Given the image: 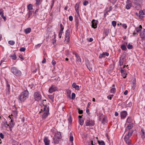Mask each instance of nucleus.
Wrapping results in <instances>:
<instances>
[{"instance_id": "obj_1", "label": "nucleus", "mask_w": 145, "mask_h": 145, "mask_svg": "<svg viewBox=\"0 0 145 145\" xmlns=\"http://www.w3.org/2000/svg\"><path fill=\"white\" fill-rule=\"evenodd\" d=\"M142 27L140 25L139 27H136L134 32L133 33V35H138V34H139V35L140 36H145V29H143L142 32Z\"/></svg>"}, {"instance_id": "obj_2", "label": "nucleus", "mask_w": 145, "mask_h": 145, "mask_svg": "<svg viewBox=\"0 0 145 145\" xmlns=\"http://www.w3.org/2000/svg\"><path fill=\"white\" fill-rule=\"evenodd\" d=\"M29 95V92L27 90H25L22 92L20 93L19 97V99L21 102H24L28 98Z\"/></svg>"}, {"instance_id": "obj_3", "label": "nucleus", "mask_w": 145, "mask_h": 145, "mask_svg": "<svg viewBox=\"0 0 145 145\" xmlns=\"http://www.w3.org/2000/svg\"><path fill=\"white\" fill-rule=\"evenodd\" d=\"M11 72L15 76H20L22 75V72L18 69L14 67H12L11 68Z\"/></svg>"}, {"instance_id": "obj_4", "label": "nucleus", "mask_w": 145, "mask_h": 145, "mask_svg": "<svg viewBox=\"0 0 145 145\" xmlns=\"http://www.w3.org/2000/svg\"><path fill=\"white\" fill-rule=\"evenodd\" d=\"M85 123L86 126H93L95 124V121L88 117L85 121Z\"/></svg>"}, {"instance_id": "obj_5", "label": "nucleus", "mask_w": 145, "mask_h": 145, "mask_svg": "<svg viewBox=\"0 0 145 145\" xmlns=\"http://www.w3.org/2000/svg\"><path fill=\"white\" fill-rule=\"evenodd\" d=\"M34 96L35 101H39L41 99L42 96L39 92L34 93Z\"/></svg>"}, {"instance_id": "obj_6", "label": "nucleus", "mask_w": 145, "mask_h": 145, "mask_svg": "<svg viewBox=\"0 0 145 145\" xmlns=\"http://www.w3.org/2000/svg\"><path fill=\"white\" fill-rule=\"evenodd\" d=\"M5 81L6 84V94L9 95L10 93V83L6 79H5Z\"/></svg>"}, {"instance_id": "obj_7", "label": "nucleus", "mask_w": 145, "mask_h": 145, "mask_svg": "<svg viewBox=\"0 0 145 145\" xmlns=\"http://www.w3.org/2000/svg\"><path fill=\"white\" fill-rule=\"evenodd\" d=\"M49 106H48L46 109V112H45L42 116V118L44 119H45L48 117L49 114Z\"/></svg>"}, {"instance_id": "obj_8", "label": "nucleus", "mask_w": 145, "mask_h": 145, "mask_svg": "<svg viewBox=\"0 0 145 145\" xmlns=\"http://www.w3.org/2000/svg\"><path fill=\"white\" fill-rule=\"evenodd\" d=\"M125 56L126 55L124 53H123V54L121 56L119 60L120 66H121L123 65V62L124 61V59L125 58Z\"/></svg>"}, {"instance_id": "obj_9", "label": "nucleus", "mask_w": 145, "mask_h": 145, "mask_svg": "<svg viewBox=\"0 0 145 145\" xmlns=\"http://www.w3.org/2000/svg\"><path fill=\"white\" fill-rule=\"evenodd\" d=\"M120 71L121 74V76L124 78H125L126 77L127 74L125 70L122 67H120Z\"/></svg>"}, {"instance_id": "obj_10", "label": "nucleus", "mask_w": 145, "mask_h": 145, "mask_svg": "<svg viewBox=\"0 0 145 145\" xmlns=\"http://www.w3.org/2000/svg\"><path fill=\"white\" fill-rule=\"evenodd\" d=\"M127 115V112L126 111H123L120 112V116L121 119H124Z\"/></svg>"}, {"instance_id": "obj_11", "label": "nucleus", "mask_w": 145, "mask_h": 145, "mask_svg": "<svg viewBox=\"0 0 145 145\" xmlns=\"http://www.w3.org/2000/svg\"><path fill=\"white\" fill-rule=\"evenodd\" d=\"M129 137L125 136L124 137V140L126 143L128 145H130L131 144V140L129 138Z\"/></svg>"}, {"instance_id": "obj_12", "label": "nucleus", "mask_w": 145, "mask_h": 145, "mask_svg": "<svg viewBox=\"0 0 145 145\" xmlns=\"http://www.w3.org/2000/svg\"><path fill=\"white\" fill-rule=\"evenodd\" d=\"M98 23V21L97 20L93 19L92 22L91 27L92 28H96L97 27V25Z\"/></svg>"}, {"instance_id": "obj_13", "label": "nucleus", "mask_w": 145, "mask_h": 145, "mask_svg": "<svg viewBox=\"0 0 145 145\" xmlns=\"http://www.w3.org/2000/svg\"><path fill=\"white\" fill-rule=\"evenodd\" d=\"M56 89V88L54 85H52L49 88V92L50 93H52L55 91Z\"/></svg>"}, {"instance_id": "obj_14", "label": "nucleus", "mask_w": 145, "mask_h": 145, "mask_svg": "<svg viewBox=\"0 0 145 145\" xmlns=\"http://www.w3.org/2000/svg\"><path fill=\"white\" fill-rule=\"evenodd\" d=\"M44 141L45 145H49L50 142V140L48 139V137H45L44 139Z\"/></svg>"}, {"instance_id": "obj_15", "label": "nucleus", "mask_w": 145, "mask_h": 145, "mask_svg": "<svg viewBox=\"0 0 145 145\" xmlns=\"http://www.w3.org/2000/svg\"><path fill=\"white\" fill-rule=\"evenodd\" d=\"M140 134L141 136V138L143 140L145 138V131L142 128L141 129L140 132Z\"/></svg>"}, {"instance_id": "obj_16", "label": "nucleus", "mask_w": 145, "mask_h": 145, "mask_svg": "<svg viewBox=\"0 0 145 145\" xmlns=\"http://www.w3.org/2000/svg\"><path fill=\"white\" fill-rule=\"evenodd\" d=\"M132 6L131 2L130 1H127V4L126 5V8L127 9H129Z\"/></svg>"}, {"instance_id": "obj_17", "label": "nucleus", "mask_w": 145, "mask_h": 145, "mask_svg": "<svg viewBox=\"0 0 145 145\" xmlns=\"http://www.w3.org/2000/svg\"><path fill=\"white\" fill-rule=\"evenodd\" d=\"M72 86L73 88H74L76 90L78 91L80 90V88L79 86L76 85V83L75 82L73 83L72 84Z\"/></svg>"}, {"instance_id": "obj_18", "label": "nucleus", "mask_w": 145, "mask_h": 145, "mask_svg": "<svg viewBox=\"0 0 145 145\" xmlns=\"http://www.w3.org/2000/svg\"><path fill=\"white\" fill-rule=\"evenodd\" d=\"M80 3H77L76 4L75 6V10L78 14H79V7Z\"/></svg>"}, {"instance_id": "obj_19", "label": "nucleus", "mask_w": 145, "mask_h": 145, "mask_svg": "<svg viewBox=\"0 0 145 145\" xmlns=\"http://www.w3.org/2000/svg\"><path fill=\"white\" fill-rule=\"evenodd\" d=\"M60 138L56 137L54 136L53 137V140L54 143L55 144H57L59 143Z\"/></svg>"}, {"instance_id": "obj_20", "label": "nucleus", "mask_w": 145, "mask_h": 145, "mask_svg": "<svg viewBox=\"0 0 145 145\" xmlns=\"http://www.w3.org/2000/svg\"><path fill=\"white\" fill-rule=\"evenodd\" d=\"M133 132V131L132 130H129L127 134L125 136L130 137L132 135Z\"/></svg>"}, {"instance_id": "obj_21", "label": "nucleus", "mask_w": 145, "mask_h": 145, "mask_svg": "<svg viewBox=\"0 0 145 145\" xmlns=\"http://www.w3.org/2000/svg\"><path fill=\"white\" fill-rule=\"evenodd\" d=\"M75 56L76 57V61L78 62H81V60L79 55L78 54H75Z\"/></svg>"}, {"instance_id": "obj_22", "label": "nucleus", "mask_w": 145, "mask_h": 145, "mask_svg": "<svg viewBox=\"0 0 145 145\" xmlns=\"http://www.w3.org/2000/svg\"><path fill=\"white\" fill-rule=\"evenodd\" d=\"M86 65L87 67L90 71H91L92 70V68L91 67V66L89 62L87 63H86Z\"/></svg>"}, {"instance_id": "obj_23", "label": "nucleus", "mask_w": 145, "mask_h": 145, "mask_svg": "<svg viewBox=\"0 0 145 145\" xmlns=\"http://www.w3.org/2000/svg\"><path fill=\"white\" fill-rule=\"evenodd\" d=\"M107 117L106 116H105L103 118L102 120V123L103 124H105V123H107Z\"/></svg>"}, {"instance_id": "obj_24", "label": "nucleus", "mask_w": 145, "mask_h": 145, "mask_svg": "<svg viewBox=\"0 0 145 145\" xmlns=\"http://www.w3.org/2000/svg\"><path fill=\"white\" fill-rule=\"evenodd\" d=\"M133 126V123H132L131 124H130L128 125L127 127L126 128V130L127 129L129 130L131 129Z\"/></svg>"}, {"instance_id": "obj_25", "label": "nucleus", "mask_w": 145, "mask_h": 145, "mask_svg": "<svg viewBox=\"0 0 145 145\" xmlns=\"http://www.w3.org/2000/svg\"><path fill=\"white\" fill-rule=\"evenodd\" d=\"M54 136L60 139L61 138V133L60 132H57Z\"/></svg>"}, {"instance_id": "obj_26", "label": "nucleus", "mask_w": 145, "mask_h": 145, "mask_svg": "<svg viewBox=\"0 0 145 145\" xmlns=\"http://www.w3.org/2000/svg\"><path fill=\"white\" fill-rule=\"evenodd\" d=\"M3 123L4 124V127L6 128H8L9 126V124H8L7 121L5 119Z\"/></svg>"}, {"instance_id": "obj_27", "label": "nucleus", "mask_w": 145, "mask_h": 145, "mask_svg": "<svg viewBox=\"0 0 145 145\" xmlns=\"http://www.w3.org/2000/svg\"><path fill=\"white\" fill-rule=\"evenodd\" d=\"M65 40H64V42L66 43H69L70 41V37H65Z\"/></svg>"}, {"instance_id": "obj_28", "label": "nucleus", "mask_w": 145, "mask_h": 145, "mask_svg": "<svg viewBox=\"0 0 145 145\" xmlns=\"http://www.w3.org/2000/svg\"><path fill=\"white\" fill-rule=\"evenodd\" d=\"M31 31V29L30 28H27L24 30V32L26 34H28Z\"/></svg>"}, {"instance_id": "obj_29", "label": "nucleus", "mask_w": 145, "mask_h": 145, "mask_svg": "<svg viewBox=\"0 0 145 145\" xmlns=\"http://www.w3.org/2000/svg\"><path fill=\"white\" fill-rule=\"evenodd\" d=\"M10 57H11L12 59L13 60H16L17 57L15 53H14L13 55H10Z\"/></svg>"}, {"instance_id": "obj_30", "label": "nucleus", "mask_w": 145, "mask_h": 145, "mask_svg": "<svg viewBox=\"0 0 145 145\" xmlns=\"http://www.w3.org/2000/svg\"><path fill=\"white\" fill-rule=\"evenodd\" d=\"M97 142L100 145H105V142L103 140L100 141L99 140H97Z\"/></svg>"}, {"instance_id": "obj_31", "label": "nucleus", "mask_w": 145, "mask_h": 145, "mask_svg": "<svg viewBox=\"0 0 145 145\" xmlns=\"http://www.w3.org/2000/svg\"><path fill=\"white\" fill-rule=\"evenodd\" d=\"M15 125V123L13 121V120L11 119L10 120V122L9 124V126L11 127H13Z\"/></svg>"}, {"instance_id": "obj_32", "label": "nucleus", "mask_w": 145, "mask_h": 145, "mask_svg": "<svg viewBox=\"0 0 145 145\" xmlns=\"http://www.w3.org/2000/svg\"><path fill=\"white\" fill-rule=\"evenodd\" d=\"M139 14L140 15H145V9H143V10H140Z\"/></svg>"}, {"instance_id": "obj_33", "label": "nucleus", "mask_w": 145, "mask_h": 145, "mask_svg": "<svg viewBox=\"0 0 145 145\" xmlns=\"http://www.w3.org/2000/svg\"><path fill=\"white\" fill-rule=\"evenodd\" d=\"M112 9V6H110L109 8H107L105 10V12L106 13L109 12L111 11Z\"/></svg>"}, {"instance_id": "obj_34", "label": "nucleus", "mask_w": 145, "mask_h": 145, "mask_svg": "<svg viewBox=\"0 0 145 145\" xmlns=\"http://www.w3.org/2000/svg\"><path fill=\"white\" fill-rule=\"evenodd\" d=\"M68 120L69 123L71 124L72 122V119L71 116L70 115L68 118Z\"/></svg>"}, {"instance_id": "obj_35", "label": "nucleus", "mask_w": 145, "mask_h": 145, "mask_svg": "<svg viewBox=\"0 0 145 145\" xmlns=\"http://www.w3.org/2000/svg\"><path fill=\"white\" fill-rule=\"evenodd\" d=\"M110 92L111 93L114 94L116 91V89L115 88H112L110 90Z\"/></svg>"}, {"instance_id": "obj_36", "label": "nucleus", "mask_w": 145, "mask_h": 145, "mask_svg": "<svg viewBox=\"0 0 145 145\" xmlns=\"http://www.w3.org/2000/svg\"><path fill=\"white\" fill-rule=\"evenodd\" d=\"M121 48L123 50H126L127 49L126 46L124 44H122L121 45Z\"/></svg>"}, {"instance_id": "obj_37", "label": "nucleus", "mask_w": 145, "mask_h": 145, "mask_svg": "<svg viewBox=\"0 0 145 145\" xmlns=\"http://www.w3.org/2000/svg\"><path fill=\"white\" fill-rule=\"evenodd\" d=\"M70 35L69 30L67 29L65 33V36H69Z\"/></svg>"}, {"instance_id": "obj_38", "label": "nucleus", "mask_w": 145, "mask_h": 145, "mask_svg": "<svg viewBox=\"0 0 145 145\" xmlns=\"http://www.w3.org/2000/svg\"><path fill=\"white\" fill-rule=\"evenodd\" d=\"M79 122L80 125H82L84 123V120L83 119H79Z\"/></svg>"}, {"instance_id": "obj_39", "label": "nucleus", "mask_w": 145, "mask_h": 145, "mask_svg": "<svg viewBox=\"0 0 145 145\" xmlns=\"http://www.w3.org/2000/svg\"><path fill=\"white\" fill-rule=\"evenodd\" d=\"M48 97L50 99L52 102L54 101V95H48Z\"/></svg>"}, {"instance_id": "obj_40", "label": "nucleus", "mask_w": 145, "mask_h": 145, "mask_svg": "<svg viewBox=\"0 0 145 145\" xmlns=\"http://www.w3.org/2000/svg\"><path fill=\"white\" fill-rule=\"evenodd\" d=\"M132 121V119L131 117H128L127 119L126 122L128 123H130Z\"/></svg>"}, {"instance_id": "obj_41", "label": "nucleus", "mask_w": 145, "mask_h": 145, "mask_svg": "<svg viewBox=\"0 0 145 145\" xmlns=\"http://www.w3.org/2000/svg\"><path fill=\"white\" fill-rule=\"evenodd\" d=\"M109 34V31L108 30H105L104 33V35L105 36H108Z\"/></svg>"}, {"instance_id": "obj_42", "label": "nucleus", "mask_w": 145, "mask_h": 145, "mask_svg": "<svg viewBox=\"0 0 145 145\" xmlns=\"http://www.w3.org/2000/svg\"><path fill=\"white\" fill-rule=\"evenodd\" d=\"M42 105L44 106V108H43V111L46 112V109L47 108L48 106H47V105H44V104H42Z\"/></svg>"}, {"instance_id": "obj_43", "label": "nucleus", "mask_w": 145, "mask_h": 145, "mask_svg": "<svg viewBox=\"0 0 145 145\" xmlns=\"http://www.w3.org/2000/svg\"><path fill=\"white\" fill-rule=\"evenodd\" d=\"M141 40L143 42L145 46V37H140Z\"/></svg>"}, {"instance_id": "obj_44", "label": "nucleus", "mask_w": 145, "mask_h": 145, "mask_svg": "<svg viewBox=\"0 0 145 145\" xmlns=\"http://www.w3.org/2000/svg\"><path fill=\"white\" fill-rule=\"evenodd\" d=\"M8 43L11 45H13L14 44L15 42L13 40H9L8 41Z\"/></svg>"}, {"instance_id": "obj_45", "label": "nucleus", "mask_w": 145, "mask_h": 145, "mask_svg": "<svg viewBox=\"0 0 145 145\" xmlns=\"http://www.w3.org/2000/svg\"><path fill=\"white\" fill-rule=\"evenodd\" d=\"M36 4L37 5H39L42 2L41 0H36Z\"/></svg>"}, {"instance_id": "obj_46", "label": "nucleus", "mask_w": 145, "mask_h": 145, "mask_svg": "<svg viewBox=\"0 0 145 145\" xmlns=\"http://www.w3.org/2000/svg\"><path fill=\"white\" fill-rule=\"evenodd\" d=\"M127 48L128 49H131L133 48V46L132 44H129L127 45Z\"/></svg>"}, {"instance_id": "obj_47", "label": "nucleus", "mask_w": 145, "mask_h": 145, "mask_svg": "<svg viewBox=\"0 0 145 145\" xmlns=\"http://www.w3.org/2000/svg\"><path fill=\"white\" fill-rule=\"evenodd\" d=\"M28 8L29 10H31L32 9V5L31 4H29L28 6Z\"/></svg>"}, {"instance_id": "obj_48", "label": "nucleus", "mask_w": 145, "mask_h": 145, "mask_svg": "<svg viewBox=\"0 0 145 145\" xmlns=\"http://www.w3.org/2000/svg\"><path fill=\"white\" fill-rule=\"evenodd\" d=\"M103 53H102V54H100L99 56V58L100 59H101L103 57H105V55L103 54Z\"/></svg>"}, {"instance_id": "obj_49", "label": "nucleus", "mask_w": 145, "mask_h": 145, "mask_svg": "<svg viewBox=\"0 0 145 145\" xmlns=\"http://www.w3.org/2000/svg\"><path fill=\"white\" fill-rule=\"evenodd\" d=\"M69 140L70 142H72L73 140V137L72 135H70L69 137Z\"/></svg>"}, {"instance_id": "obj_50", "label": "nucleus", "mask_w": 145, "mask_h": 145, "mask_svg": "<svg viewBox=\"0 0 145 145\" xmlns=\"http://www.w3.org/2000/svg\"><path fill=\"white\" fill-rule=\"evenodd\" d=\"M86 40L88 42H91L93 40V39L92 38H90L89 39L87 38Z\"/></svg>"}, {"instance_id": "obj_51", "label": "nucleus", "mask_w": 145, "mask_h": 145, "mask_svg": "<svg viewBox=\"0 0 145 145\" xmlns=\"http://www.w3.org/2000/svg\"><path fill=\"white\" fill-rule=\"evenodd\" d=\"M76 96L75 94L74 93H72V94L71 98L72 99H74Z\"/></svg>"}, {"instance_id": "obj_52", "label": "nucleus", "mask_w": 145, "mask_h": 145, "mask_svg": "<svg viewBox=\"0 0 145 145\" xmlns=\"http://www.w3.org/2000/svg\"><path fill=\"white\" fill-rule=\"evenodd\" d=\"M78 113L80 114H82L83 113V111L82 110H80V108H78Z\"/></svg>"}, {"instance_id": "obj_53", "label": "nucleus", "mask_w": 145, "mask_h": 145, "mask_svg": "<svg viewBox=\"0 0 145 145\" xmlns=\"http://www.w3.org/2000/svg\"><path fill=\"white\" fill-rule=\"evenodd\" d=\"M112 24L113 26L115 27L116 24V21H113L112 22Z\"/></svg>"}, {"instance_id": "obj_54", "label": "nucleus", "mask_w": 145, "mask_h": 145, "mask_svg": "<svg viewBox=\"0 0 145 145\" xmlns=\"http://www.w3.org/2000/svg\"><path fill=\"white\" fill-rule=\"evenodd\" d=\"M34 86V84L33 83H32L31 84H29L28 85V87H30L31 89H32Z\"/></svg>"}, {"instance_id": "obj_55", "label": "nucleus", "mask_w": 145, "mask_h": 145, "mask_svg": "<svg viewBox=\"0 0 145 145\" xmlns=\"http://www.w3.org/2000/svg\"><path fill=\"white\" fill-rule=\"evenodd\" d=\"M25 49V48L24 47H21L20 49V51L21 52H24Z\"/></svg>"}, {"instance_id": "obj_56", "label": "nucleus", "mask_w": 145, "mask_h": 145, "mask_svg": "<svg viewBox=\"0 0 145 145\" xmlns=\"http://www.w3.org/2000/svg\"><path fill=\"white\" fill-rule=\"evenodd\" d=\"M60 30L63 31L64 28V26L62 24H60Z\"/></svg>"}, {"instance_id": "obj_57", "label": "nucleus", "mask_w": 145, "mask_h": 145, "mask_svg": "<svg viewBox=\"0 0 145 145\" xmlns=\"http://www.w3.org/2000/svg\"><path fill=\"white\" fill-rule=\"evenodd\" d=\"M67 91V93L69 95V97L70 98H71V97L70 95L71 93V91L70 90H68Z\"/></svg>"}, {"instance_id": "obj_58", "label": "nucleus", "mask_w": 145, "mask_h": 145, "mask_svg": "<svg viewBox=\"0 0 145 145\" xmlns=\"http://www.w3.org/2000/svg\"><path fill=\"white\" fill-rule=\"evenodd\" d=\"M88 3L89 2L88 1H85L83 2V4L84 6H86L88 4Z\"/></svg>"}, {"instance_id": "obj_59", "label": "nucleus", "mask_w": 145, "mask_h": 145, "mask_svg": "<svg viewBox=\"0 0 145 145\" xmlns=\"http://www.w3.org/2000/svg\"><path fill=\"white\" fill-rule=\"evenodd\" d=\"M52 64L54 66L56 64V61L54 60H53L52 62Z\"/></svg>"}, {"instance_id": "obj_60", "label": "nucleus", "mask_w": 145, "mask_h": 145, "mask_svg": "<svg viewBox=\"0 0 145 145\" xmlns=\"http://www.w3.org/2000/svg\"><path fill=\"white\" fill-rule=\"evenodd\" d=\"M103 55H105V56H108L109 55V53L107 52H103Z\"/></svg>"}, {"instance_id": "obj_61", "label": "nucleus", "mask_w": 145, "mask_h": 145, "mask_svg": "<svg viewBox=\"0 0 145 145\" xmlns=\"http://www.w3.org/2000/svg\"><path fill=\"white\" fill-rule=\"evenodd\" d=\"M19 57L21 59V60L22 61L24 60V58L23 57V55L22 54H20L19 56Z\"/></svg>"}, {"instance_id": "obj_62", "label": "nucleus", "mask_w": 145, "mask_h": 145, "mask_svg": "<svg viewBox=\"0 0 145 145\" xmlns=\"http://www.w3.org/2000/svg\"><path fill=\"white\" fill-rule=\"evenodd\" d=\"M0 137L2 139H3L4 138V135L2 133H0Z\"/></svg>"}, {"instance_id": "obj_63", "label": "nucleus", "mask_w": 145, "mask_h": 145, "mask_svg": "<svg viewBox=\"0 0 145 145\" xmlns=\"http://www.w3.org/2000/svg\"><path fill=\"white\" fill-rule=\"evenodd\" d=\"M132 102H130L128 104H127V107H131L132 106Z\"/></svg>"}, {"instance_id": "obj_64", "label": "nucleus", "mask_w": 145, "mask_h": 145, "mask_svg": "<svg viewBox=\"0 0 145 145\" xmlns=\"http://www.w3.org/2000/svg\"><path fill=\"white\" fill-rule=\"evenodd\" d=\"M69 20L70 21H72L73 20V18L72 16H70L69 17Z\"/></svg>"}]
</instances>
